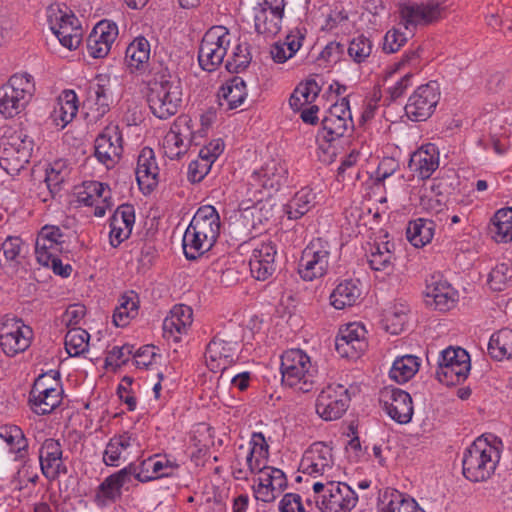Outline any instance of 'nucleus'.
Instances as JSON below:
<instances>
[{
  "label": "nucleus",
  "instance_id": "1",
  "mask_svg": "<svg viewBox=\"0 0 512 512\" xmlns=\"http://www.w3.org/2000/svg\"><path fill=\"white\" fill-rule=\"evenodd\" d=\"M146 98L152 114L159 119H168L179 110L182 102L180 83L162 64L151 69Z\"/></svg>",
  "mask_w": 512,
  "mask_h": 512
},
{
  "label": "nucleus",
  "instance_id": "2",
  "mask_svg": "<svg viewBox=\"0 0 512 512\" xmlns=\"http://www.w3.org/2000/svg\"><path fill=\"white\" fill-rule=\"evenodd\" d=\"M500 450L485 438H477L464 452L463 475L472 482L485 481L494 473Z\"/></svg>",
  "mask_w": 512,
  "mask_h": 512
},
{
  "label": "nucleus",
  "instance_id": "3",
  "mask_svg": "<svg viewBox=\"0 0 512 512\" xmlns=\"http://www.w3.org/2000/svg\"><path fill=\"white\" fill-rule=\"evenodd\" d=\"M315 370L309 356L300 349H291L281 356L283 384L303 393L313 390L316 385Z\"/></svg>",
  "mask_w": 512,
  "mask_h": 512
},
{
  "label": "nucleus",
  "instance_id": "4",
  "mask_svg": "<svg viewBox=\"0 0 512 512\" xmlns=\"http://www.w3.org/2000/svg\"><path fill=\"white\" fill-rule=\"evenodd\" d=\"M33 141L23 129L11 130L0 142V167L9 175L18 174L29 162Z\"/></svg>",
  "mask_w": 512,
  "mask_h": 512
},
{
  "label": "nucleus",
  "instance_id": "5",
  "mask_svg": "<svg viewBox=\"0 0 512 512\" xmlns=\"http://www.w3.org/2000/svg\"><path fill=\"white\" fill-rule=\"evenodd\" d=\"M317 507L322 512H349L358 501L357 494L344 482L329 478L313 484Z\"/></svg>",
  "mask_w": 512,
  "mask_h": 512
},
{
  "label": "nucleus",
  "instance_id": "6",
  "mask_svg": "<svg viewBox=\"0 0 512 512\" xmlns=\"http://www.w3.org/2000/svg\"><path fill=\"white\" fill-rule=\"evenodd\" d=\"M33 92L34 83L31 75H12L0 88V113L6 118L18 115L31 100Z\"/></svg>",
  "mask_w": 512,
  "mask_h": 512
},
{
  "label": "nucleus",
  "instance_id": "7",
  "mask_svg": "<svg viewBox=\"0 0 512 512\" xmlns=\"http://www.w3.org/2000/svg\"><path fill=\"white\" fill-rule=\"evenodd\" d=\"M470 369V356L467 351L460 347H448L441 352L436 377L441 383L453 386L465 381Z\"/></svg>",
  "mask_w": 512,
  "mask_h": 512
},
{
  "label": "nucleus",
  "instance_id": "8",
  "mask_svg": "<svg viewBox=\"0 0 512 512\" xmlns=\"http://www.w3.org/2000/svg\"><path fill=\"white\" fill-rule=\"evenodd\" d=\"M229 43V32L225 27H211L200 43L198 51L200 67L209 72L216 70L224 60Z\"/></svg>",
  "mask_w": 512,
  "mask_h": 512
},
{
  "label": "nucleus",
  "instance_id": "9",
  "mask_svg": "<svg viewBox=\"0 0 512 512\" xmlns=\"http://www.w3.org/2000/svg\"><path fill=\"white\" fill-rule=\"evenodd\" d=\"M328 243L321 238L313 240L302 252L298 263V273L305 281L324 276L329 265Z\"/></svg>",
  "mask_w": 512,
  "mask_h": 512
},
{
  "label": "nucleus",
  "instance_id": "10",
  "mask_svg": "<svg viewBox=\"0 0 512 512\" xmlns=\"http://www.w3.org/2000/svg\"><path fill=\"white\" fill-rule=\"evenodd\" d=\"M445 11L444 0H425L402 5L399 8L400 17L406 29L410 26L436 23L443 18Z\"/></svg>",
  "mask_w": 512,
  "mask_h": 512
},
{
  "label": "nucleus",
  "instance_id": "11",
  "mask_svg": "<svg viewBox=\"0 0 512 512\" xmlns=\"http://www.w3.org/2000/svg\"><path fill=\"white\" fill-rule=\"evenodd\" d=\"M194 140L192 119L188 115H180L163 139L164 153L172 160L178 159L187 152Z\"/></svg>",
  "mask_w": 512,
  "mask_h": 512
},
{
  "label": "nucleus",
  "instance_id": "12",
  "mask_svg": "<svg viewBox=\"0 0 512 512\" xmlns=\"http://www.w3.org/2000/svg\"><path fill=\"white\" fill-rule=\"evenodd\" d=\"M332 448L323 442L313 443L303 454L300 470L304 474L321 477L322 481L333 478Z\"/></svg>",
  "mask_w": 512,
  "mask_h": 512
},
{
  "label": "nucleus",
  "instance_id": "13",
  "mask_svg": "<svg viewBox=\"0 0 512 512\" xmlns=\"http://www.w3.org/2000/svg\"><path fill=\"white\" fill-rule=\"evenodd\" d=\"M440 92L437 83L419 86L405 105L406 116L415 122L427 120L439 102Z\"/></svg>",
  "mask_w": 512,
  "mask_h": 512
},
{
  "label": "nucleus",
  "instance_id": "14",
  "mask_svg": "<svg viewBox=\"0 0 512 512\" xmlns=\"http://www.w3.org/2000/svg\"><path fill=\"white\" fill-rule=\"evenodd\" d=\"M349 401L348 390L343 385H328L318 395L316 412L326 421L336 420L345 413Z\"/></svg>",
  "mask_w": 512,
  "mask_h": 512
},
{
  "label": "nucleus",
  "instance_id": "15",
  "mask_svg": "<svg viewBox=\"0 0 512 512\" xmlns=\"http://www.w3.org/2000/svg\"><path fill=\"white\" fill-rule=\"evenodd\" d=\"M32 330L14 318L5 320L0 326V345L8 356L24 352L31 344Z\"/></svg>",
  "mask_w": 512,
  "mask_h": 512
},
{
  "label": "nucleus",
  "instance_id": "16",
  "mask_svg": "<svg viewBox=\"0 0 512 512\" xmlns=\"http://www.w3.org/2000/svg\"><path fill=\"white\" fill-rule=\"evenodd\" d=\"M380 403L384 410L396 422L408 423L413 415L412 398L406 391L396 387H385L380 392Z\"/></svg>",
  "mask_w": 512,
  "mask_h": 512
},
{
  "label": "nucleus",
  "instance_id": "17",
  "mask_svg": "<svg viewBox=\"0 0 512 512\" xmlns=\"http://www.w3.org/2000/svg\"><path fill=\"white\" fill-rule=\"evenodd\" d=\"M237 342L227 341L215 336L207 345L205 352L206 365L212 372H223L239 359Z\"/></svg>",
  "mask_w": 512,
  "mask_h": 512
},
{
  "label": "nucleus",
  "instance_id": "18",
  "mask_svg": "<svg viewBox=\"0 0 512 512\" xmlns=\"http://www.w3.org/2000/svg\"><path fill=\"white\" fill-rule=\"evenodd\" d=\"M138 469L139 467L135 464H129L127 467L105 478L98 487L96 498L115 502L121 497V488L130 483L132 477L140 482L151 481V477L142 476V472L138 471Z\"/></svg>",
  "mask_w": 512,
  "mask_h": 512
},
{
  "label": "nucleus",
  "instance_id": "19",
  "mask_svg": "<svg viewBox=\"0 0 512 512\" xmlns=\"http://www.w3.org/2000/svg\"><path fill=\"white\" fill-rule=\"evenodd\" d=\"M123 151L118 127H107L95 140V156L108 169L119 161Z\"/></svg>",
  "mask_w": 512,
  "mask_h": 512
},
{
  "label": "nucleus",
  "instance_id": "20",
  "mask_svg": "<svg viewBox=\"0 0 512 512\" xmlns=\"http://www.w3.org/2000/svg\"><path fill=\"white\" fill-rule=\"evenodd\" d=\"M286 175V167L280 161L271 159L252 173L248 184L254 193L261 192V189L277 190L285 181Z\"/></svg>",
  "mask_w": 512,
  "mask_h": 512
},
{
  "label": "nucleus",
  "instance_id": "21",
  "mask_svg": "<svg viewBox=\"0 0 512 512\" xmlns=\"http://www.w3.org/2000/svg\"><path fill=\"white\" fill-rule=\"evenodd\" d=\"M118 36V27L114 22H98L87 38V49L93 58H103L109 53Z\"/></svg>",
  "mask_w": 512,
  "mask_h": 512
},
{
  "label": "nucleus",
  "instance_id": "22",
  "mask_svg": "<svg viewBox=\"0 0 512 512\" xmlns=\"http://www.w3.org/2000/svg\"><path fill=\"white\" fill-rule=\"evenodd\" d=\"M287 487L285 473L274 467H267L258 476V485L254 486L255 497L262 502L274 501Z\"/></svg>",
  "mask_w": 512,
  "mask_h": 512
},
{
  "label": "nucleus",
  "instance_id": "23",
  "mask_svg": "<svg viewBox=\"0 0 512 512\" xmlns=\"http://www.w3.org/2000/svg\"><path fill=\"white\" fill-rule=\"evenodd\" d=\"M62 446L58 440L46 439L39 451V461L42 474L48 480H55L61 474L67 473L62 460Z\"/></svg>",
  "mask_w": 512,
  "mask_h": 512
},
{
  "label": "nucleus",
  "instance_id": "24",
  "mask_svg": "<svg viewBox=\"0 0 512 512\" xmlns=\"http://www.w3.org/2000/svg\"><path fill=\"white\" fill-rule=\"evenodd\" d=\"M64 234L58 226L45 225L41 228L35 244L36 258L39 264H46L52 253H60Z\"/></svg>",
  "mask_w": 512,
  "mask_h": 512
},
{
  "label": "nucleus",
  "instance_id": "25",
  "mask_svg": "<svg viewBox=\"0 0 512 512\" xmlns=\"http://www.w3.org/2000/svg\"><path fill=\"white\" fill-rule=\"evenodd\" d=\"M189 226L194 228L209 243H215L220 233V217L211 205L201 206L193 216Z\"/></svg>",
  "mask_w": 512,
  "mask_h": 512
},
{
  "label": "nucleus",
  "instance_id": "26",
  "mask_svg": "<svg viewBox=\"0 0 512 512\" xmlns=\"http://www.w3.org/2000/svg\"><path fill=\"white\" fill-rule=\"evenodd\" d=\"M61 45L73 50L78 48L82 41V28L74 15L62 14L56 18L51 27Z\"/></svg>",
  "mask_w": 512,
  "mask_h": 512
},
{
  "label": "nucleus",
  "instance_id": "27",
  "mask_svg": "<svg viewBox=\"0 0 512 512\" xmlns=\"http://www.w3.org/2000/svg\"><path fill=\"white\" fill-rule=\"evenodd\" d=\"M192 309L184 304L175 305L169 315L163 321L165 337L179 339V335L185 334L192 324Z\"/></svg>",
  "mask_w": 512,
  "mask_h": 512
},
{
  "label": "nucleus",
  "instance_id": "28",
  "mask_svg": "<svg viewBox=\"0 0 512 512\" xmlns=\"http://www.w3.org/2000/svg\"><path fill=\"white\" fill-rule=\"evenodd\" d=\"M439 166V156L434 145L422 147L411 155L409 168L418 178L428 179Z\"/></svg>",
  "mask_w": 512,
  "mask_h": 512
},
{
  "label": "nucleus",
  "instance_id": "29",
  "mask_svg": "<svg viewBox=\"0 0 512 512\" xmlns=\"http://www.w3.org/2000/svg\"><path fill=\"white\" fill-rule=\"evenodd\" d=\"M158 166L151 148L141 150L136 167V179L141 189H151L157 184Z\"/></svg>",
  "mask_w": 512,
  "mask_h": 512
},
{
  "label": "nucleus",
  "instance_id": "30",
  "mask_svg": "<svg viewBox=\"0 0 512 512\" xmlns=\"http://www.w3.org/2000/svg\"><path fill=\"white\" fill-rule=\"evenodd\" d=\"M246 96L245 81L239 76H234L228 80L218 93L220 106L226 105L228 110L236 109L242 105Z\"/></svg>",
  "mask_w": 512,
  "mask_h": 512
},
{
  "label": "nucleus",
  "instance_id": "31",
  "mask_svg": "<svg viewBox=\"0 0 512 512\" xmlns=\"http://www.w3.org/2000/svg\"><path fill=\"white\" fill-rule=\"evenodd\" d=\"M149 58L150 43L143 36L136 37L126 48L125 62L131 72L145 69Z\"/></svg>",
  "mask_w": 512,
  "mask_h": 512
},
{
  "label": "nucleus",
  "instance_id": "32",
  "mask_svg": "<svg viewBox=\"0 0 512 512\" xmlns=\"http://www.w3.org/2000/svg\"><path fill=\"white\" fill-rule=\"evenodd\" d=\"M358 281L345 280L339 283L330 295L331 305L336 309L353 306L361 296Z\"/></svg>",
  "mask_w": 512,
  "mask_h": 512
},
{
  "label": "nucleus",
  "instance_id": "33",
  "mask_svg": "<svg viewBox=\"0 0 512 512\" xmlns=\"http://www.w3.org/2000/svg\"><path fill=\"white\" fill-rule=\"evenodd\" d=\"M58 105L59 107L53 112V119L56 125L64 128L78 112L76 93L73 90L64 91L59 97Z\"/></svg>",
  "mask_w": 512,
  "mask_h": 512
},
{
  "label": "nucleus",
  "instance_id": "34",
  "mask_svg": "<svg viewBox=\"0 0 512 512\" xmlns=\"http://www.w3.org/2000/svg\"><path fill=\"white\" fill-rule=\"evenodd\" d=\"M394 254L390 249V243L375 244L368 256V263L374 271L384 272L389 275L394 270Z\"/></svg>",
  "mask_w": 512,
  "mask_h": 512
},
{
  "label": "nucleus",
  "instance_id": "35",
  "mask_svg": "<svg viewBox=\"0 0 512 512\" xmlns=\"http://www.w3.org/2000/svg\"><path fill=\"white\" fill-rule=\"evenodd\" d=\"M490 232L498 243L512 241V208L500 209L494 214Z\"/></svg>",
  "mask_w": 512,
  "mask_h": 512
},
{
  "label": "nucleus",
  "instance_id": "36",
  "mask_svg": "<svg viewBox=\"0 0 512 512\" xmlns=\"http://www.w3.org/2000/svg\"><path fill=\"white\" fill-rule=\"evenodd\" d=\"M427 297L432 298L436 309L450 310L455 302L457 293L447 282H437L427 286Z\"/></svg>",
  "mask_w": 512,
  "mask_h": 512
},
{
  "label": "nucleus",
  "instance_id": "37",
  "mask_svg": "<svg viewBox=\"0 0 512 512\" xmlns=\"http://www.w3.org/2000/svg\"><path fill=\"white\" fill-rule=\"evenodd\" d=\"M488 353L498 361L512 358V330L506 328L492 334L488 343Z\"/></svg>",
  "mask_w": 512,
  "mask_h": 512
},
{
  "label": "nucleus",
  "instance_id": "38",
  "mask_svg": "<svg viewBox=\"0 0 512 512\" xmlns=\"http://www.w3.org/2000/svg\"><path fill=\"white\" fill-rule=\"evenodd\" d=\"M183 251L188 260H196L209 251L213 243L206 242L194 228L188 226L183 236Z\"/></svg>",
  "mask_w": 512,
  "mask_h": 512
},
{
  "label": "nucleus",
  "instance_id": "39",
  "mask_svg": "<svg viewBox=\"0 0 512 512\" xmlns=\"http://www.w3.org/2000/svg\"><path fill=\"white\" fill-rule=\"evenodd\" d=\"M267 7L258 4L254 7L255 30L259 34L276 35L281 29L283 17H277L275 14H268Z\"/></svg>",
  "mask_w": 512,
  "mask_h": 512
},
{
  "label": "nucleus",
  "instance_id": "40",
  "mask_svg": "<svg viewBox=\"0 0 512 512\" xmlns=\"http://www.w3.org/2000/svg\"><path fill=\"white\" fill-rule=\"evenodd\" d=\"M419 366L418 357L414 355H404L394 361L389 375L396 382L405 383L416 374Z\"/></svg>",
  "mask_w": 512,
  "mask_h": 512
},
{
  "label": "nucleus",
  "instance_id": "41",
  "mask_svg": "<svg viewBox=\"0 0 512 512\" xmlns=\"http://www.w3.org/2000/svg\"><path fill=\"white\" fill-rule=\"evenodd\" d=\"M407 239L415 247H423L429 243L434 235L433 221L418 219L410 222L407 231Z\"/></svg>",
  "mask_w": 512,
  "mask_h": 512
},
{
  "label": "nucleus",
  "instance_id": "42",
  "mask_svg": "<svg viewBox=\"0 0 512 512\" xmlns=\"http://www.w3.org/2000/svg\"><path fill=\"white\" fill-rule=\"evenodd\" d=\"M315 194L308 188L298 191L286 205V213L289 219H299L305 215L314 205Z\"/></svg>",
  "mask_w": 512,
  "mask_h": 512
},
{
  "label": "nucleus",
  "instance_id": "43",
  "mask_svg": "<svg viewBox=\"0 0 512 512\" xmlns=\"http://www.w3.org/2000/svg\"><path fill=\"white\" fill-rule=\"evenodd\" d=\"M319 91L320 88L314 80L299 84L289 99L291 108L294 111H300L303 107L312 104Z\"/></svg>",
  "mask_w": 512,
  "mask_h": 512
},
{
  "label": "nucleus",
  "instance_id": "44",
  "mask_svg": "<svg viewBox=\"0 0 512 512\" xmlns=\"http://www.w3.org/2000/svg\"><path fill=\"white\" fill-rule=\"evenodd\" d=\"M321 124V135L326 142H332L343 137L348 130H352L354 127L352 119H338L334 116H325Z\"/></svg>",
  "mask_w": 512,
  "mask_h": 512
},
{
  "label": "nucleus",
  "instance_id": "45",
  "mask_svg": "<svg viewBox=\"0 0 512 512\" xmlns=\"http://www.w3.org/2000/svg\"><path fill=\"white\" fill-rule=\"evenodd\" d=\"M88 97L90 100H94V104L99 115H104L109 111V89L104 83V78L101 76H97L96 82L89 84Z\"/></svg>",
  "mask_w": 512,
  "mask_h": 512
},
{
  "label": "nucleus",
  "instance_id": "46",
  "mask_svg": "<svg viewBox=\"0 0 512 512\" xmlns=\"http://www.w3.org/2000/svg\"><path fill=\"white\" fill-rule=\"evenodd\" d=\"M0 437L7 443L11 452L24 456L28 447V441L21 428L15 425L3 427L0 431Z\"/></svg>",
  "mask_w": 512,
  "mask_h": 512
},
{
  "label": "nucleus",
  "instance_id": "47",
  "mask_svg": "<svg viewBox=\"0 0 512 512\" xmlns=\"http://www.w3.org/2000/svg\"><path fill=\"white\" fill-rule=\"evenodd\" d=\"M89 333L81 328H71L65 336V349L67 353L76 357L88 349Z\"/></svg>",
  "mask_w": 512,
  "mask_h": 512
},
{
  "label": "nucleus",
  "instance_id": "48",
  "mask_svg": "<svg viewBox=\"0 0 512 512\" xmlns=\"http://www.w3.org/2000/svg\"><path fill=\"white\" fill-rule=\"evenodd\" d=\"M488 284L494 291H503L512 284V266L507 263L496 265L488 277Z\"/></svg>",
  "mask_w": 512,
  "mask_h": 512
},
{
  "label": "nucleus",
  "instance_id": "49",
  "mask_svg": "<svg viewBox=\"0 0 512 512\" xmlns=\"http://www.w3.org/2000/svg\"><path fill=\"white\" fill-rule=\"evenodd\" d=\"M138 314V302L132 298L123 296L120 305L117 306L113 313V323L117 327L126 326L130 319Z\"/></svg>",
  "mask_w": 512,
  "mask_h": 512
},
{
  "label": "nucleus",
  "instance_id": "50",
  "mask_svg": "<svg viewBox=\"0 0 512 512\" xmlns=\"http://www.w3.org/2000/svg\"><path fill=\"white\" fill-rule=\"evenodd\" d=\"M431 191L435 192V195H427L424 194L420 198V205L423 209L428 212L435 214L438 217L439 221H443L447 219L446 215V205L443 200L440 198L441 192L436 191V186L433 184L431 186Z\"/></svg>",
  "mask_w": 512,
  "mask_h": 512
},
{
  "label": "nucleus",
  "instance_id": "51",
  "mask_svg": "<svg viewBox=\"0 0 512 512\" xmlns=\"http://www.w3.org/2000/svg\"><path fill=\"white\" fill-rule=\"evenodd\" d=\"M60 404V394L56 388L49 389L32 402L31 409L38 415L51 413Z\"/></svg>",
  "mask_w": 512,
  "mask_h": 512
},
{
  "label": "nucleus",
  "instance_id": "52",
  "mask_svg": "<svg viewBox=\"0 0 512 512\" xmlns=\"http://www.w3.org/2000/svg\"><path fill=\"white\" fill-rule=\"evenodd\" d=\"M136 466L139 467L138 471L142 472V476L151 477V480L171 476V472L166 471L163 459L159 455L151 456Z\"/></svg>",
  "mask_w": 512,
  "mask_h": 512
},
{
  "label": "nucleus",
  "instance_id": "53",
  "mask_svg": "<svg viewBox=\"0 0 512 512\" xmlns=\"http://www.w3.org/2000/svg\"><path fill=\"white\" fill-rule=\"evenodd\" d=\"M251 62V54L247 43L238 44L235 47L231 59L226 62V68L229 72L238 73L244 70Z\"/></svg>",
  "mask_w": 512,
  "mask_h": 512
},
{
  "label": "nucleus",
  "instance_id": "54",
  "mask_svg": "<svg viewBox=\"0 0 512 512\" xmlns=\"http://www.w3.org/2000/svg\"><path fill=\"white\" fill-rule=\"evenodd\" d=\"M371 52L372 43L367 37L360 35L350 41L348 54L356 63L364 62Z\"/></svg>",
  "mask_w": 512,
  "mask_h": 512
},
{
  "label": "nucleus",
  "instance_id": "55",
  "mask_svg": "<svg viewBox=\"0 0 512 512\" xmlns=\"http://www.w3.org/2000/svg\"><path fill=\"white\" fill-rule=\"evenodd\" d=\"M366 330L363 325L358 323H350L344 329H340L339 337H343L348 341L354 342L358 350H366L367 342L365 338Z\"/></svg>",
  "mask_w": 512,
  "mask_h": 512
},
{
  "label": "nucleus",
  "instance_id": "56",
  "mask_svg": "<svg viewBox=\"0 0 512 512\" xmlns=\"http://www.w3.org/2000/svg\"><path fill=\"white\" fill-rule=\"evenodd\" d=\"M249 267L252 276L260 281H265L276 271L275 260L258 261L256 257H250Z\"/></svg>",
  "mask_w": 512,
  "mask_h": 512
},
{
  "label": "nucleus",
  "instance_id": "57",
  "mask_svg": "<svg viewBox=\"0 0 512 512\" xmlns=\"http://www.w3.org/2000/svg\"><path fill=\"white\" fill-rule=\"evenodd\" d=\"M23 241L18 236H8L2 243L0 254L4 256L6 262L19 264V256L22 250Z\"/></svg>",
  "mask_w": 512,
  "mask_h": 512
},
{
  "label": "nucleus",
  "instance_id": "58",
  "mask_svg": "<svg viewBox=\"0 0 512 512\" xmlns=\"http://www.w3.org/2000/svg\"><path fill=\"white\" fill-rule=\"evenodd\" d=\"M386 329L391 334H399L407 322V314L404 309L394 308L385 315Z\"/></svg>",
  "mask_w": 512,
  "mask_h": 512
},
{
  "label": "nucleus",
  "instance_id": "59",
  "mask_svg": "<svg viewBox=\"0 0 512 512\" xmlns=\"http://www.w3.org/2000/svg\"><path fill=\"white\" fill-rule=\"evenodd\" d=\"M133 353V346L125 344L121 347L114 346L107 354L105 359L106 365L119 367L129 360V356Z\"/></svg>",
  "mask_w": 512,
  "mask_h": 512
},
{
  "label": "nucleus",
  "instance_id": "60",
  "mask_svg": "<svg viewBox=\"0 0 512 512\" xmlns=\"http://www.w3.org/2000/svg\"><path fill=\"white\" fill-rule=\"evenodd\" d=\"M418 504L414 499L404 498L398 494L382 510V512H417Z\"/></svg>",
  "mask_w": 512,
  "mask_h": 512
},
{
  "label": "nucleus",
  "instance_id": "61",
  "mask_svg": "<svg viewBox=\"0 0 512 512\" xmlns=\"http://www.w3.org/2000/svg\"><path fill=\"white\" fill-rule=\"evenodd\" d=\"M407 41V37L404 33L400 32L398 29L389 30L383 42V50L386 53H395L397 52Z\"/></svg>",
  "mask_w": 512,
  "mask_h": 512
},
{
  "label": "nucleus",
  "instance_id": "62",
  "mask_svg": "<svg viewBox=\"0 0 512 512\" xmlns=\"http://www.w3.org/2000/svg\"><path fill=\"white\" fill-rule=\"evenodd\" d=\"M110 244L113 247L119 246L124 240L128 239L133 226L121 224L110 219Z\"/></svg>",
  "mask_w": 512,
  "mask_h": 512
},
{
  "label": "nucleus",
  "instance_id": "63",
  "mask_svg": "<svg viewBox=\"0 0 512 512\" xmlns=\"http://www.w3.org/2000/svg\"><path fill=\"white\" fill-rule=\"evenodd\" d=\"M211 166L203 160H194L188 166V179L192 183H199L210 171Z\"/></svg>",
  "mask_w": 512,
  "mask_h": 512
},
{
  "label": "nucleus",
  "instance_id": "64",
  "mask_svg": "<svg viewBox=\"0 0 512 512\" xmlns=\"http://www.w3.org/2000/svg\"><path fill=\"white\" fill-rule=\"evenodd\" d=\"M281 512H304L301 497L298 494H285L280 502Z\"/></svg>",
  "mask_w": 512,
  "mask_h": 512
}]
</instances>
